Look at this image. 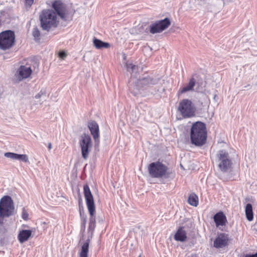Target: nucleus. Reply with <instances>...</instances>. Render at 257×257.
I'll return each mask as SVG.
<instances>
[{
  "label": "nucleus",
  "mask_w": 257,
  "mask_h": 257,
  "mask_svg": "<svg viewBox=\"0 0 257 257\" xmlns=\"http://www.w3.org/2000/svg\"><path fill=\"white\" fill-rule=\"evenodd\" d=\"M79 144L81 148L82 156L86 159L92 148V141L90 136L88 134H83L80 138Z\"/></svg>",
  "instance_id": "obj_10"
},
{
  "label": "nucleus",
  "mask_w": 257,
  "mask_h": 257,
  "mask_svg": "<svg viewBox=\"0 0 257 257\" xmlns=\"http://www.w3.org/2000/svg\"><path fill=\"white\" fill-rule=\"evenodd\" d=\"M48 149L49 150H51L52 149V144L50 143L48 144Z\"/></svg>",
  "instance_id": "obj_35"
},
{
  "label": "nucleus",
  "mask_w": 257,
  "mask_h": 257,
  "mask_svg": "<svg viewBox=\"0 0 257 257\" xmlns=\"http://www.w3.org/2000/svg\"><path fill=\"white\" fill-rule=\"evenodd\" d=\"M80 216L81 218V230L82 231H84L86 227V223L87 220V216L86 214H84V212H82L81 210H80L79 211Z\"/></svg>",
  "instance_id": "obj_23"
},
{
  "label": "nucleus",
  "mask_w": 257,
  "mask_h": 257,
  "mask_svg": "<svg viewBox=\"0 0 257 257\" xmlns=\"http://www.w3.org/2000/svg\"><path fill=\"white\" fill-rule=\"evenodd\" d=\"M245 212L247 219L250 221L253 220V213L252 211V205L250 203H247L245 206Z\"/></svg>",
  "instance_id": "obj_21"
},
{
  "label": "nucleus",
  "mask_w": 257,
  "mask_h": 257,
  "mask_svg": "<svg viewBox=\"0 0 257 257\" xmlns=\"http://www.w3.org/2000/svg\"><path fill=\"white\" fill-rule=\"evenodd\" d=\"M67 56V54L64 51H60L59 53V56L62 59H64Z\"/></svg>",
  "instance_id": "obj_30"
},
{
  "label": "nucleus",
  "mask_w": 257,
  "mask_h": 257,
  "mask_svg": "<svg viewBox=\"0 0 257 257\" xmlns=\"http://www.w3.org/2000/svg\"><path fill=\"white\" fill-rule=\"evenodd\" d=\"M134 64H132V63H126V69H127V71L129 72H132V68H131V66H134Z\"/></svg>",
  "instance_id": "obj_32"
},
{
  "label": "nucleus",
  "mask_w": 257,
  "mask_h": 257,
  "mask_svg": "<svg viewBox=\"0 0 257 257\" xmlns=\"http://www.w3.org/2000/svg\"><path fill=\"white\" fill-rule=\"evenodd\" d=\"M33 36L35 39H39L40 36V32L37 27H35L32 31Z\"/></svg>",
  "instance_id": "obj_25"
},
{
  "label": "nucleus",
  "mask_w": 257,
  "mask_h": 257,
  "mask_svg": "<svg viewBox=\"0 0 257 257\" xmlns=\"http://www.w3.org/2000/svg\"><path fill=\"white\" fill-rule=\"evenodd\" d=\"M216 162L220 171L228 173L231 171L232 159L229 153L224 150H219L216 154Z\"/></svg>",
  "instance_id": "obj_5"
},
{
  "label": "nucleus",
  "mask_w": 257,
  "mask_h": 257,
  "mask_svg": "<svg viewBox=\"0 0 257 257\" xmlns=\"http://www.w3.org/2000/svg\"><path fill=\"white\" fill-rule=\"evenodd\" d=\"M159 80V78H153L151 76L143 78L138 80L133 87L130 88V90L134 96H137L141 88L155 85L158 83Z\"/></svg>",
  "instance_id": "obj_7"
},
{
  "label": "nucleus",
  "mask_w": 257,
  "mask_h": 257,
  "mask_svg": "<svg viewBox=\"0 0 257 257\" xmlns=\"http://www.w3.org/2000/svg\"><path fill=\"white\" fill-rule=\"evenodd\" d=\"M52 8L54 10H43L40 15L41 27L43 30L49 31L51 29L57 27V15L64 21L69 20L72 16L66 5L60 0L55 1L52 3Z\"/></svg>",
  "instance_id": "obj_1"
},
{
  "label": "nucleus",
  "mask_w": 257,
  "mask_h": 257,
  "mask_svg": "<svg viewBox=\"0 0 257 257\" xmlns=\"http://www.w3.org/2000/svg\"><path fill=\"white\" fill-rule=\"evenodd\" d=\"M32 231L24 229L20 231L18 238L20 243H23L28 240L32 235Z\"/></svg>",
  "instance_id": "obj_18"
},
{
  "label": "nucleus",
  "mask_w": 257,
  "mask_h": 257,
  "mask_svg": "<svg viewBox=\"0 0 257 257\" xmlns=\"http://www.w3.org/2000/svg\"><path fill=\"white\" fill-rule=\"evenodd\" d=\"M88 127L95 142V147L99 144V130L97 123L94 120H91L88 123Z\"/></svg>",
  "instance_id": "obj_13"
},
{
  "label": "nucleus",
  "mask_w": 257,
  "mask_h": 257,
  "mask_svg": "<svg viewBox=\"0 0 257 257\" xmlns=\"http://www.w3.org/2000/svg\"><path fill=\"white\" fill-rule=\"evenodd\" d=\"M148 170L150 176L154 178L168 179L172 174L168 167L160 161L150 163Z\"/></svg>",
  "instance_id": "obj_4"
},
{
  "label": "nucleus",
  "mask_w": 257,
  "mask_h": 257,
  "mask_svg": "<svg viewBox=\"0 0 257 257\" xmlns=\"http://www.w3.org/2000/svg\"><path fill=\"white\" fill-rule=\"evenodd\" d=\"M83 192L86 200V204L90 214L88 230V231L91 232V234H92L95 228V217L94 216L95 212V207L93 196L89 186L87 184L84 185Z\"/></svg>",
  "instance_id": "obj_3"
},
{
  "label": "nucleus",
  "mask_w": 257,
  "mask_h": 257,
  "mask_svg": "<svg viewBox=\"0 0 257 257\" xmlns=\"http://www.w3.org/2000/svg\"><path fill=\"white\" fill-rule=\"evenodd\" d=\"M4 156L7 158L12 159V160H17L18 154L11 152H7L4 154Z\"/></svg>",
  "instance_id": "obj_24"
},
{
  "label": "nucleus",
  "mask_w": 257,
  "mask_h": 257,
  "mask_svg": "<svg viewBox=\"0 0 257 257\" xmlns=\"http://www.w3.org/2000/svg\"><path fill=\"white\" fill-rule=\"evenodd\" d=\"M15 43V34L12 30H6L0 33V49L7 50Z\"/></svg>",
  "instance_id": "obj_8"
},
{
  "label": "nucleus",
  "mask_w": 257,
  "mask_h": 257,
  "mask_svg": "<svg viewBox=\"0 0 257 257\" xmlns=\"http://www.w3.org/2000/svg\"><path fill=\"white\" fill-rule=\"evenodd\" d=\"M89 243L90 239H87L86 241L83 243L79 253V257H88Z\"/></svg>",
  "instance_id": "obj_20"
},
{
  "label": "nucleus",
  "mask_w": 257,
  "mask_h": 257,
  "mask_svg": "<svg viewBox=\"0 0 257 257\" xmlns=\"http://www.w3.org/2000/svg\"><path fill=\"white\" fill-rule=\"evenodd\" d=\"M22 217L25 220H27L28 219L29 214L27 211L25 210V208H23Z\"/></svg>",
  "instance_id": "obj_28"
},
{
  "label": "nucleus",
  "mask_w": 257,
  "mask_h": 257,
  "mask_svg": "<svg viewBox=\"0 0 257 257\" xmlns=\"http://www.w3.org/2000/svg\"><path fill=\"white\" fill-rule=\"evenodd\" d=\"M207 139L206 125L201 121L193 123L190 131L191 143L196 146H202L205 144Z\"/></svg>",
  "instance_id": "obj_2"
},
{
  "label": "nucleus",
  "mask_w": 257,
  "mask_h": 257,
  "mask_svg": "<svg viewBox=\"0 0 257 257\" xmlns=\"http://www.w3.org/2000/svg\"><path fill=\"white\" fill-rule=\"evenodd\" d=\"M229 236L227 234L220 233L215 238L213 242V246L216 248L225 247L228 244Z\"/></svg>",
  "instance_id": "obj_14"
},
{
  "label": "nucleus",
  "mask_w": 257,
  "mask_h": 257,
  "mask_svg": "<svg viewBox=\"0 0 257 257\" xmlns=\"http://www.w3.org/2000/svg\"><path fill=\"white\" fill-rule=\"evenodd\" d=\"M32 73L30 67L21 65L15 74V78L17 82H20L24 79L28 78Z\"/></svg>",
  "instance_id": "obj_12"
},
{
  "label": "nucleus",
  "mask_w": 257,
  "mask_h": 257,
  "mask_svg": "<svg viewBox=\"0 0 257 257\" xmlns=\"http://www.w3.org/2000/svg\"><path fill=\"white\" fill-rule=\"evenodd\" d=\"M132 68V72L131 73L136 72L138 71L139 68L138 66L136 65H134V66H131Z\"/></svg>",
  "instance_id": "obj_31"
},
{
  "label": "nucleus",
  "mask_w": 257,
  "mask_h": 257,
  "mask_svg": "<svg viewBox=\"0 0 257 257\" xmlns=\"http://www.w3.org/2000/svg\"><path fill=\"white\" fill-rule=\"evenodd\" d=\"M14 209L12 198L8 195L3 197L0 200V218L4 219L12 215Z\"/></svg>",
  "instance_id": "obj_6"
},
{
  "label": "nucleus",
  "mask_w": 257,
  "mask_h": 257,
  "mask_svg": "<svg viewBox=\"0 0 257 257\" xmlns=\"http://www.w3.org/2000/svg\"><path fill=\"white\" fill-rule=\"evenodd\" d=\"M2 25V23H1V20H0V27Z\"/></svg>",
  "instance_id": "obj_36"
},
{
  "label": "nucleus",
  "mask_w": 257,
  "mask_h": 257,
  "mask_svg": "<svg viewBox=\"0 0 257 257\" xmlns=\"http://www.w3.org/2000/svg\"><path fill=\"white\" fill-rule=\"evenodd\" d=\"M171 22L169 19L166 18L163 20L152 23L149 26V31L153 34L159 33L168 28Z\"/></svg>",
  "instance_id": "obj_11"
},
{
  "label": "nucleus",
  "mask_w": 257,
  "mask_h": 257,
  "mask_svg": "<svg viewBox=\"0 0 257 257\" xmlns=\"http://www.w3.org/2000/svg\"><path fill=\"white\" fill-rule=\"evenodd\" d=\"M17 160H21L25 163L29 162L28 157L25 154H18Z\"/></svg>",
  "instance_id": "obj_26"
},
{
  "label": "nucleus",
  "mask_w": 257,
  "mask_h": 257,
  "mask_svg": "<svg viewBox=\"0 0 257 257\" xmlns=\"http://www.w3.org/2000/svg\"><path fill=\"white\" fill-rule=\"evenodd\" d=\"M195 84L196 80L194 78H191L190 79L189 82L184 87L179 89L178 94L179 95L187 91L193 90Z\"/></svg>",
  "instance_id": "obj_17"
},
{
  "label": "nucleus",
  "mask_w": 257,
  "mask_h": 257,
  "mask_svg": "<svg viewBox=\"0 0 257 257\" xmlns=\"http://www.w3.org/2000/svg\"><path fill=\"white\" fill-rule=\"evenodd\" d=\"M138 257H141V255H140V256H138Z\"/></svg>",
  "instance_id": "obj_37"
},
{
  "label": "nucleus",
  "mask_w": 257,
  "mask_h": 257,
  "mask_svg": "<svg viewBox=\"0 0 257 257\" xmlns=\"http://www.w3.org/2000/svg\"><path fill=\"white\" fill-rule=\"evenodd\" d=\"M45 95V91L41 90L37 94H36L35 96L36 99L40 98L42 95Z\"/></svg>",
  "instance_id": "obj_29"
},
{
  "label": "nucleus",
  "mask_w": 257,
  "mask_h": 257,
  "mask_svg": "<svg viewBox=\"0 0 257 257\" xmlns=\"http://www.w3.org/2000/svg\"><path fill=\"white\" fill-rule=\"evenodd\" d=\"M213 219L217 227L225 225L227 221L225 215L222 211L216 213L214 215Z\"/></svg>",
  "instance_id": "obj_15"
},
{
  "label": "nucleus",
  "mask_w": 257,
  "mask_h": 257,
  "mask_svg": "<svg viewBox=\"0 0 257 257\" xmlns=\"http://www.w3.org/2000/svg\"><path fill=\"white\" fill-rule=\"evenodd\" d=\"M244 257H257V252L252 254H246Z\"/></svg>",
  "instance_id": "obj_33"
},
{
  "label": "nucleus",
  "mask_w": 257,
  "mask_h": 257,
  "mask_svg": "<svg viewBox=\"0 0 257 257\" xmlns=\"http://www.w3.org/2000/svg\"><path fill=\"white\" fill-rule=\"evenodd\" d=\"M174 239L177 241L184 242L187 239V232L184 229V227H180L177 230L174 235Z\"/></svg>",
  "instance_id": "obj_16"
},
{
  "label": "nucleus",
  "mask_w": 257,
  "mask_h": 257,
  "mask_svg": "<svg viewBox=\"0 0 257 257\" xmlns=\"http://www.w3.org/2000/svg\"><path fill=\"white\" fill-rule=\"evenodd\" d=\"M93 43L95 47L97 49H101L102 48H108L110 46L109 43L104 42L94 37L93 39Z\"/></svg>",
  "instance_id": "obj_19"
},
{
  "label": "nucleus",
  "mask_w": 257,
  "mask_h": 257,
  "mask_svg": "<svg viewBox=\"0 0 257 257\" xmlns=\"http://www.w3.org/2000/svg\"><path fill=\"white\" fill-rule=\"evenodd\" d=\"M34 0H26V3L27 5L31 6L33 3Z\"/></svg>",
  "instance_id": "obj_34"
},
{
  "label": "nucleus",
  "mask_w": 257,
  "mask_h": 257,
  "mask_svg": "<svg viewBox=\"0 0 257 257\" xmlns=\"http://www.w3.org/2000/svg\"><path fill=\"white\" fill-rule=\"evenodd\" d=\"M188 202L190 205L196 207L198 205L197 195L194 193L190 194L188 199Z\"/></svg>",
  "instance_id": "obj_22"
},
{
  "label": "nucleus",
  "mask_w": 257,
  "mask_h": 257,
  "mask_svg": "<svg viewBox=\"0 0 257 257\" xmlns=\"http://www.w3.org/2000/svg\"><path fill=\"white\" fill-rule=\"evenodd\" d=\"M178 110L183 117H190L195 115L196 109L190 100L184 99L179 102Z\"/></svg>",
  "instance_id": "obj_9"
},
{
  "label": "nucleus",
  "mask_w": 257,
  "mask_h": 257,
  "mask_svg": "<svg viewBox=\"0 0 257 257\" xmlns=\"http://www.w3.org/2000/svg\"><path fill=\"white\" fill-rule=\"evenodd\" d=\"M4 218H0V233L4 234L6 232V229L4 226Z\"/></svg>",
  "instance_id": "obj_27"
}]
</instances>
